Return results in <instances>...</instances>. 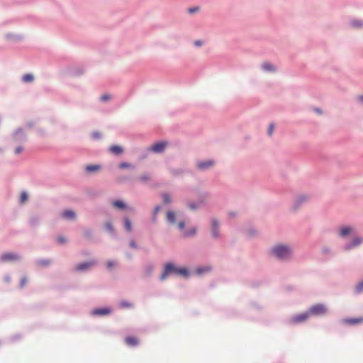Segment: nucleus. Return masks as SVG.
<instances>
[{
    "instance_id": "nucleus-1",
    "label": "nucleus",
    "mask_w": 363,
    "mask_h": 363,
    "mask_svg": "<svg viewBox=\"0 0 363 363\" xmlns=\"http://www.w3.org/2000/svg\"><path fill=\"white\" fill-rule=\"evenodd\" d=\"M173 275L188 279L191 275V272L188 267L177 266L173 262H165L163 265L162 272L160 276V280L164 281L167 277Z\"/></svg>"
},
{
    "instance_id": "nucleus-2",
    "label": "nucleus",
    "mask_w": 363,
    "mask_h": 363,
    "mask_svg": "<svg viewBox=\"0 0 363 363\" xmlns=\"http://www.w3.org/2000/svg\"><path fill=\"white\" fill-rule=\"evenodd\" d=\"M270 254L280 261L288 259L291 254L292 249L285 244H277L270 249Z\"/></svg>"
},
{
    "instance_id": "nucleus-3",
    "label": "nucleus",
    "mask_w": 363,
    "mask_h": 363,
    "mask_svg": "<svg viewBox=\"0 0 363 363\" xmlns=\"http://www.w3.org/2000/svg\"><path fill=\"white\" fill-rule=\"evenodd\" d=\"M11 140L16 143L23 144L27 140V135L22 127L18 128L12 134Z\"/></svg>"
},
{
    "instance_id": "nucleus-4",
    "label": "nucleus",
    "mask_w": 363,
    "mask_h": 363,
    "mask_svg": "<svg viewBox=\"0 0 363 363\" xmlns=\"http://www.w3.org/2000/svg\"><path fill=\"white\" fill-rule=\"evenodd\" d=\"M113 312V309L111 306H101V307H96L94 308L91 311V314L93 316L96 317H104L107 316L111 314Z\"/></svg>"
},
{
    "instance_id": "nucleus-5",
    "label": "nucleus",
    "mask_w": 363,
    "mask_h": 363,
    "mask_svg": "<svg viewBox=\"0 0 363 363\" xmlns=\"http://www.w3.org/2000/svg\"><path fill=\"white\" fill-rule=\"evenodd\" d=\"M309 315H321L327 311V308L323 303H316L311 306L308 310Z\"/></svg>"
},
{
    "instance_id": "nucleus-6",
    "label": "nucleus",
    "mask_w": 363,
    "mask_h": 363,
    "mask_svg": "<svg viewBox=\"0 0 363 363\" xmlns=\"http://www.w3.org/2000/svg\"><path fill=\"white\" fill-rule=\"evenodd\" d=\"M168 171L174 178L182 177L184 174H191V171L184 168L169 167Z\"/></svg>"
},
{
    "instance_id": "nucleus-7",
    "label": "nucleus",
    "mask_w": 363,
    "mask_h": 363,
    "mask_svg": "<svg viewBox=\"0 0 363 363\" xmlns=\"http://www.w3.org/2000/svg\"><path fill=\"white\" fill-rule=\"evenodd\" d=\"M167 145V141L160 140L154 143L150 147V150L155 153H162L164 151Z\"/></svg>"
},
{
    "instance_id": "nucleus-8",
    "label": "nucleus",
    "mask_w": 363,
    "mask_h": 363,
    "mask_svg": "<svg viewBox=\"0 0 363 363\" xmlns=\"http://www.w3.org/2000/svg\"><path fill=\"white\" fill-rule=\"evenodd\" d=\"M211 237L214 239L219 238L220 236V233L219 231V222H218V219L212 218L211 220Z\"/></svg>"
},
{
    "instance_id": "nucleus-9",
    "label": "nucleus",
    "mask_w": 363,
    "mask_h": 363,
    "mask_svg": "<svg viewBox=\"0 0 363 363\" xmlns=\"http://www.w3.org/2000/svg\"><path fill=\"white\" fill-rule=\"evenodd\" d=\"M215 164L213 160H201L196 162V168L200 171H206L213 167Z\"/></svg>"
},
{
    "instance_id": "nucleus-10",
    "label": "nucleus",
    "mask_w": 363,
    "mask_h": 363,
    "mask_svg": "<svg viewBox=\"0 0 363 363\" xmlns=\"http://www.w3.org/2000/svg\"><path fill=\"white\" fill-rule=\"evenodd\" d=\"M310 317L308 311H306L303 313L296 314L294 315L291 320L290 323L292 324H297L303 323V321L306 320Z\"/></svg>"
},
{
    "instance_id": "nucleus-11",
    "label": "nucleus",
    "mask_w": 363,
    "mask_h": 363,
    "mask_svg": "<svg viewBox=\"0 0 363 363\" xmlns=\"http://www.w3.org/2000/svg\"><path fill=\"white\" fill-rule=\"evenodd\" d=\"M96 264V261L95 259H91L89 261H86L83 262H80L75 267V271L77 272H85L89 269L90 267H93Z\"/></svg>"
},
{
    "instance_id": "nucleus-12",
    "label": "nucleus",
    "mask_w": 363,
    "mask_h": 363,
    "mask_svg": "<svg viewBox=\"0 0 363 363\" xmlns=\"http://www.w3.org/2000/svg\"><path fill=\"white\" fill-rule=\"evenodd\" d=\"M361 242L362 238L360 237L357 236L352 238L350 241L345 243L342 248L345 251H349L360 245Z\"/></svg>"
},
{
    "instance_id": "nucleus-13",
    "label": "nucleus",
    "mask_w": 363,
    "mask_h": 363,
    "mask_svg": "<svg viewBox=\"0 0 363 363\" xmlns=\"http://www.w3.org/2000/svg\"><path fill=\"white\" fill-rule=\"evenodd\" d=\"M111 205L113 208L119 211L130 210L129 206L121 199H117L111 202Z\"/></svg>"
},
{
    "instance_id": "nucleus-14",
    "label": "nucleus",
    "mask_w": 363,
    "mask_h": 363,
    "mask_svg": "<svg viewBox=\"0 0 363 363\" xmlns=\"http://www.w3.org/2000/svg\"><path fill=\"white\" fill-rule=\"evenodd\" d=\"M341 323L349 325H356L363 323V317H348L341 320Z\"/></svg>"
},
{
    "instance_id": "nucleus-15",
    "label": "nucleus",
    "mask_w": 363,
    "mask_h": 363,
    "mask_svg": "<svg viewBox=\"0 0 363 363\" xmlns=\"http://www.w3.org/2000/svg\"><path fill=\"white\" fill-rule=\"evenodd\" d=\"M20 259V256L16 253L6 252L0 256V262H10Z\"/></svg>"
},
{
    "instance_id": "nucleus-16",
    "label": "nucleus",
    "mask_w": 363,
    "mask_h": 363,
    "mask_svg": "<svg viewBox=\"0 0 363 363\" xmlns=\"http://www.w3.org/2000/svg\"><path fill=\"white\" fill-rule=\"evenodd\" d=\"M61 215L64 219L69 220H73L77 218V213L72 209H65L62 212Z\"/></svg>"
},
{
    "instance_id": "nucleus-17",
    "label": "nucleus",
    "mask_w": 363,
    "mask_h": 363,
    "mask_svg": "<svg viewBox=\"0 0 363 363\" xmlns=\"http://www.w3.org/2000/svg\"><path fill=\"white\" fill-rule=\"evenodd\" d=\"M105 230L110 234L112 238L117 240L118 238V233L111 221L106 222Z\"/></svg>"
},
{
    "instance_id": "nucleus-18",
    "label": "nucleus",
    "mask_w": 363,
    "mask_h": 363,
    "mask_svg": "<svg viewBox=\"0 0 363 363\" xmlns=\"http://www.w3.org/2000/svg\"><path fill=\"white\" fill-rule=\"evenodd\" d=\"M307 199L308 196L306 195L302 194L298 196L294 201L293 208L297 210Z\"/></svg>"
},
{
    "instance_id": "nucleus-19",
    "label": "nucleus",
    "mask_w": 363,
    "mask_h": 363,
    "mask_svg": "<svg viewBox=\"0 0 363 363\" xmlns=\"http://www.w3.org/2000/svg\"><path fill=\"white\" fill-rule=\"evenodd\" d=\"M68 72L71 76L80 77L84 74V70L83 67H79H79H73L69 68Z\"/></svg>"
},
{
    "instance_id": "nucleus-20",
    "label": "nucleus",
    "mask_w": 363,
    "mask_h": 363,
    "mask_svg": "<svg viewBox=\"0 0 363 363\" xmlns=\"http://www.w3.org/2000/svg\"><path fill=\"white\" fill-rule=\"evenodd\" d=\"M352 232V228L348 225H342L340 227L339 235L342 238H346Z\"/></svg>"
},
{
    "instance_id": "nucleus-21",
    "label": "nucleus",
    "mask_w": 363,
    "mask_h": 363,
    "mask_svg": "<svg viewBox=\"0 0 363 363\" xmlns=\"http://www.w3.org/2000/svg\"><path fill=\"white\" fill-rule=\"evenodd\" d=\"M125 342L130 347H136L139 345V340L133 335H128L125 337Z\"/></svg>"
},
{
    "instance_id": "nucleus-22",
    "label": "nucleus",
    "mask_w": 363,
    "mask_h": 363,
    "mask_svg": "<svg viewBox=\"0 0 363 363\" xmlns=\"http://www.w3.org/2000/svg\"><path fill=\"white\" fill-rule=\"evenodd\" d=\"M109 151L111 154L118 156L123 152L124 150L121 145L114 144L110 146Z\"/></svg>"
},
{
    "instance_id": "nucleus-23",
    "label": "nucleus",
    "mask_w": 363,
    "mask_h": 363,
    "mask_svg": "<svg viewBox=\"0 0 363 363\" xmlns=\"http://www.w3.org/2000/svg\"><path fill=\"white\" fill-rule=\"evenodd\" d=\"M166 219L167 222L170 224L173 225L175 223L177 220V215L176 213L174 211L168 210L166 212Z\"/></svg>"
},
{
    "instance_id": "nucleus-24",
    "label": "nucleus",
    "mask_w": 363,
    "mask_h": 363,
    "mask_svg": "<svg viewBox=\"0 0 363 363\" xmlns=\"http://www.w3.org/2000/svg\"><path fill=\"white\" fill-rule=\"evenodd\" d=\"M101 167H102L101 164H91L86 165L85 167V170L87 173L91 174L100 170Z\"/></svg>"
},
{
    "instance_id": "nucleus-25",
    "label": "nucleus",
    "mask_w": 363,
    "mask_h": 363,
    "mask_svg": "<svg viewBox=\"0 0 363 363\" xmlns=\"http://www.w3.org/2000/svg\"><path fill=\"white\" fill-rule=\"evenodd\" d=\"M321 253L326 257V259H329L333 257L335 255V253L332 251V250L327 246H324L321 249Z\"/></svg>"
},
{
    "instance_id": "nucleus-26",
    "label": "nucleus",
    "mask_w": 363,
    "mask_h": 363,
    "mask_svg": "<svg viewBox=\"0 0 363 363\" xmlns=\"http://www.w3.org/2000/svg\"><path fill=\"white\" fill-rule=\"evenodd\" d=\"M41 218L39 216H33L28 220V224L33 228H36L40 225Z\"/></svg>"
},
{
    "instance_id": "nucleus-27",
    "label": "nucleus",
    "mask_w": 363,
    "mask_h": 363,
    "mask_svg": "<svg viewBox=\"0 0 363 363\" xmlns=\"http://www.w3.org/2000/svg\"><path fill=\"white\" fill-rule=\"evenodd\" d=\"M161 209H162L161 205H157L155 206V208L152 212V215H151V222L152 223H155L157 222V214L161 211Z\"/></svg>"
},
{
    "instance_id": "nucleus-28",
    "label": "nucleus",
    "mask_w": 363,
    "mask_h": 363,
    "mask_svg": "<svg viewBox=\"0 0 363 363\" xmlns=\"http://www.w3.org/2000/svg\"><path fill=\"white\" fill-rule=\"evenodd\" d=\"M123 227H124L125 230L128 233H130L133 230L132 222L128 217H127V216L123 217Z\"/></svg>"
},
{
    "instance_id": "nucleus-29",
    "label": "nucleus",
    "mask_w": 363,
    "mask_h": 363,
    "mask_svg": "<svg viewBox=\"0 0 363 363\" xmlns=\"http://www.w3.org/2000/svg\"><path fill=\"white\" fill-rule=\"evenodd\" d=\"M212 268L209 266H199L197 267L195 270V274L198 276H201L206 272H211Z\"/></svg>"
},
{
    "instance_id": "nucleus-30",
    "label": "nucleus",
    "mask_w": 363,
    "mask_h": 363,
    "mask_svg": "<svg viewBox=\"0 0 363 363\" xmlns=\"http://www.w3.org/2000/svg\"><path fill=\"white\" fill-rule=\"evenodd\" d=\"M35 263L37 266L47 267L51 264V260L50 259H38Z\"/></svg>"
},
{
    "instance_id": "nucleus-31",
    "label": "nucleus",
    "mask_w": 363,
    "mask_h": 363,
    "mask_svg": "<svg viewBox=\"0 0 363 363\" xmlns=\"http://www.w3.org/2000/svg\"><path fill=\"white\" fill-rule=\"evenodd\" d=\"M197 228L196 227H192L187 230H184L182 233L183 238H190L194 236L196 234Z\"/></svg>"
},
{
    "instance_id": "nucleus-32",
    "label": "nucleus",
    "mask_w": 363,
    "mask_h": 363,
    "mask_svg": "<svg viewBox=\"0 0 363 363\" xmlns=\"http://www.w3.org/2000/svg\"><path fill=\"white\" fill-rule=\"evenodd\" d=\"M121 183H128L130 184H133L135 182V179L131 175L123 176L119 179Z\"/></svg>"
},
{
    "instance_id": "nucleus-33",
    "label": "nucleus",
    "mask_w": 363,
    "mask_h": 363,
    "mask_svg": "<svg viewBox=\"0 0 363 363\" xmlns=\"http://www.w3.org/2000/svg\"><path fill=\"white\" fill-rule=\"evenodd\" d=\"M151 179V177L149 173H144L138 177V180L141 184H147Z\"/></svg>"
},
{
    "instance_id": "nucleus-34",
    "label": "nucleus",
    "mask_w": 363,
    "mask_h": 363,
    "mask_svg": "<svg viewBox=\"0 0 363 363\" xmlns=\"http://www.w3.org/2000/svg\"><path fill=\"white\" fill-rule=\"evenodd\" d=\"M154 269V266L152 264H147L144 267L145 276L148 277H150Z\"/></svg>"
},
{
    "instance_id": "nucleus-35",
    "label": "nucleus",
    "mask_w": 363,
    "mask_h": 363,
    "mask_svg": "<svg viewBox=\"0 0 363 363\" xmlns=\"http://www.w3.org/2000/svg\"><path fill=\"white\" fill-rule=\"evenodd\" d=\"M34 75L30 73H27L23 75L22 81L25 83H30L34 81Z\"/></svg>"
},
{
    "instance_id": "nucleus-36",
    "label": "nucleus",
    "mask_w": 363,
    "mask_h": 363,
    "mask_svg": "<svg viewBox=\"0 0 363 363\" xmlns=\"http://www.w3.org/2000/svg\"><path fill=\"white\" fill-rule=\"evenodd\" d=\"M262 68L264 71L266 72H274L275 71L274 66L269 63V62H265L262 65Z\"/></svg>"
},
{
    "instance_id": "nucleus-37",
    "label": "nucleus",
    "mask_w": 363,
    "mask_h": 363,
    "mask_svg": "<svg viewBox=\"0 0 363 363\" xmlns=\"http://www.w3.org/2000/svg\"><path fill=\"white\" fill-rule=\"evenodd\" d=\"M5 38L7 40H13L16 41H19L23 38V37L21 35H15L13 33H6L5 35Z\"/></svg>"
},
{
    "instance_id": "nucleus-38",
    "label": "nucleus",
    "mask_w": 363,
    "mask_h": 363,
    "mask_svg": "<svg viewBox=\"0 0 363 363\" xmlns=\"http://www.w3.org/2000/svg\"><path fill=\"white\" fill-rule=\"evenodd\" d=\"M83 235H84V237L85 238L89 239V240H91L93 238V236H94L93 230L91 229H89V228H86L83 231Z\"/></svg>"
},
{
    "instance_id": "nucleus-39",
    "label": "nucleus",
    "mask_w": 363,
    "mask_h": 363,
    "mask_svg": "<svg viewBox=\"0 0 363 363\" xmlns=\"http://www.w3.org/2000/svg\"><path fill=\"white\" fill-rule=\"evenodd\" d=\"M118 167L121 169H134L135 166L128 162H121L118 164Z\"/></svg>"
},
{
    "instance_id": "nucleus-40",
    "label": "nucleus",
    "mask_w": 363,
    "mask_h": 363,
    "mask_svg": "<svg viewBox=\"0 0 363 363\" xmlns=\"http://www.w3.org/2000/svg\"><path fill=\"white\" fill-rule=\"evenodd\" d=\"M246 235L250 238H254L257 235V230L255 228H250L246 230Z\"/></svg>"
},
{
    "instance_id": "nucleus-41",
    "label": "nucleus",
    "mask_w": 363,
    "mask_h": 363,
    "mask_svg": "<svg viewBox=\"0 0 363 363\" xmlns=\"http://www.w3.org/2000/svg\"><path fill=\"white\" fill-rule=\"evenodd\" d=\"M350 25L354 28H361L363 26V21L354 19L351 21Z\"/></svg>"
},
{
    "instance_id": "nucleus-42",
    "label": "nucleus",
    "mask_w": 363,
    "mask_h": 363,
    "mask_svg": "<svg viewBox=\"0 0 363 363\" xmlns=\"http://www.w3.org/2000/svg\"><path fill=\"white\" fill-rule=\"evenodd\" d=\"M161 196L164 204H169L172 202V199L168 193H162Z\"/></svg>"
},
{
    "instance_id": "nucleus-43",
    "label": "nucleus",
    "mask_w": 363,
    "mask_h": 363,
    "mask_svg": "<svg viewBox=\"0 0 363 363\" xmlns=\"http://www.w3.org/2000/svg\"><path fill=\"white\" fill-rule=\"evenodd\" d=\"M28 199V194L27 191H23L21 192L19 198V202L21 203H25Z\"/></svg>"
},
{
    "instance_id": "nucleus-44",
    "label": "nucleus",
    "mask_w": 363,
    "mask_h": 363,
    "mask_svg": "<svg viewBox=\"0 0 363 363\" xmlns=\"http://www.w3.org/2000/svg\"><path fill=\"white\" fill-rule=\"evenodd\" d=\"M187 206L191 210H196L199 208V203L195 201H189L187 203Z\"/></svg>"
},
{
    "instance_id": "nucleus-45",
    "label": "nucleus",
    "mask_w": 363,
    "mask_h": 363,
    "mask_svg": "<svg viewBox=\"0 0 363 363\" xmlns=\"http://www.w3.org/2000/svg\"><path fill=\"white\" fill-rule=\"evenodd\" d=\"M355 291L357 294L362 293L363 291V279L357 284L355 287Z\"/></svg>"
},
{
    "instance_id": "nucleus-46",
    "label": "nucleus",
    "mask_w": 363,
    "mask_h": 363,
    "mask_svg": "<svg viewBox=\"0 0 363 363\" xmlns=\"http://www.w3.org/2000/svg\"><path fill=\"white\" fill-rule=\"evenodd\" d=\"M250 305L255 310L257 311L258 312H261L262 310V308L255 301L251 302Z\"/></svg>"
},
{
    "instance_id": "nucleus-47",
    "label": "nucleus",
    "mask_w": 363,
    "mask_h": 363,
    "mask_svg": "<svg viewBox=\"0 0 363 363\" xmlns=\"http://www.w3.org/2000/svg\"><path fill=\"white\" fill-rule=\"evenodd\" d=\"M116 263L114 261L108 260L106 263V267L107 269L110 270L112 267H113Z\"/></svg>"
},
{
    "instance_id": "nucleus-48",
    "label": "nucleus",
    "mask_w": 363,
    "mask_h": 363,
    "mask_svg": "<svg viewBox=\"0 0 363 363\" xmlns=\"http://www.w3.org/2000/svg\"><path fill=\"white\" fill-rule=\"evenodd\" d=\"M119 305L121 308H129L131 306V303L125 300L121 301Z\"/></svg>"
},
{
    "instance_id": "nucleus-49",
    "label": "nucleus",
    "mask_w": 363,
    "mask_h": 363,
    "mask_svg": "<svg viewBox=\"0 0 363 363\" xmlns=\"http://www.w3.org/2000/svg\"><path fill=\"white\" fill-rule=\"evenodd\" d=\"M57 242L59 243V244H65L67 242V239L65 237L62 236V235H60L57 238Z\"/></svg>"
},
{
    "instance_id": "nucleus-50",
    "label": "nucleus",
    "mask_w": 363,
    "mask_h": 363,
    "mask_svg": "<svg viewBox=\"0 0 363 363\" xmlns=\"http://www.w3.org/2000/svg\"><path fill=\"white\" fill-rule=\"evenodd\" d=\"M177 227H178V228H179L180 230H184L185 227H186V223H185V220H180V221L178 223Z\"/></svg>"
},
{
    "instance_id": "nucleus-51",
    "label": "nucleus",
    "mask_w": 363,
    "mask_h": 363,
    "mask_svg": "<svg viewBox=\"0 0 363 363\" xmlns=\"http://www.w3.org/2000/svg\"><path fill=\"white\" fill-rule=\"evenodd\" d=\"M129 246H130V247H131L133 249H138V245L136 241L134 239H132V240H130Z\"/></svg>"
},
{
    "instance_id": "nucleus-52",
    "label": "nucleus",
    "mask_w": 363,
    "mask_h": 363,
    "mask_svg": "<svg viewBox=\"0 0 363 363\" xmlns=\"http://www.w3.org/2000/svg\"><path fill=\"white\" fill-rule=\"evenodd\" d=\"M26 283H27V277H23L20 280L19 287L21 289H22L26 284Z\"/></svg>"
},
{
    "instance_id": "nucleus-53",
    "label": "nucleus",
    "mask_w": 363,
    "mask_h": 363,
    "mask_svg": "<svg viewBox=\"0 0 363 363\" xmlns=\"http://www.w3.org/2000/svg\"><path fill=\"white\" fill-rule=\"evenodd\" d=\"M101 138V134L99 131H94L92 133V138L94 140L100 139Z\"/></svg>"
},
{
    "instance_id": "nucleus-54",
    "label": "nucleus",
    "mask_w": 363,
    "mask_h": 363,
    "mask_svg": "<svg viewBox=\"0 0 363 363\" xmlns=\"http://www.w3.org/2000/svg\"><path fill=\"white\" fill-rule=\"evenodd\" d=\"M274 129V124L273 123H272L269 125V127L267 129V133L269 135H271L272 134Z\"/></svg>"
},
{
    "instance_id": "nucleus-55",
    "label": "nucleus",
    "mask_w": 363,
    "mask_h": 363,
    "mask_svg": "<svg viewBox=\"0 0 363 363\" xmlns=\"http://www.w3.org/2000/svg\"><path fill=\"white\" fill-rule=\"evenodd\" d=\"M199 9V6H192L188 9V12L191 14L196 13Z\"/></svg>"
},
{
    "instance_id": "nucleus-56",
    "label": "nucleus",
    "mask_w": 363,
    "mask_h": 363,
    "mask_svg": "<svg viewBox=\"0 0 363 363\" xmlns=\"http://www.w3.org/2000/svg\"><path fill=\"white\" fill-rule=\"evenodd\" d=\"M100 99H101V101H107L108 100H109L111 99V95H109L108 94H103Z\"/></svg>"
},
{
    "instance_id": "nucleus-57",
    "label": "nucleus",
    "mask_w": 363,
    "mask_h": 363,
    "mask_svg": "<svg viewBox=\"0 0 363 363\" xmlns=\"http://www.w3.org/2000/svg\"><path fill=\"white\" fill-rule=\"evenodd\" d=\"M21 338V334H16L13 336L11 337V340L12 342H16L18 340H20Z\"/></svg>"
},
{
    "instance_id": "nucleus-58",
    "label": "nucleus",
    "mask_w": 363,
    "mask_h": 363,
    "mask_svg": "<svg viewBox=\"0 0 363 363\" xmlns=\"http://www.w3.org/2000/svg\"><path fill=\"white\" fill-rule=\"evenodd\" d=\"M23 150V146L22 145H19V146L16 147V149L14 150V153L16 155H19L20 153L22 152Z\"/></svg>"
},
{
    "instance_id": "nucleus-59",
    "label": "nucleus",
    "mask_w": 363,
    "mask_h": 363,
    "mask_svg": "<svg viewBox=\"0 0 363 363\" xmlns=\"http://www.w3.org/2000/svg\"><path fill=\"white\" fill-rule=\"evenodd\" d=\"M194 44L195 46L198 47V46H201L203 44V42L201 40H197L194 41Z\"/></svg>"
},
{
    "instance_id": "nucleus-60",
    "label": "nucleus",
    "mask_w": 363,
    "mask_h": 363,
    "mask_svg": "<svg viewBox=\"0 0 363 363\" xmlns=\"http://www.w3.org/2000/svg\"><path fill=\"white\" fill-rule=\"evenodd\" d=\"M313 111H314L315 113H318V114H321V113H323L322 109H321L320 108H318V107L314 108H313Z\"/></svg>"
},
{
    "instance_id": "nucleus-61",
    "label": "nucleus",
    "mask_w": 363,
    "mask_h": 363,
    "mask_svg": "<svg viewBox=\"0 0 363 363\" xmlns=\"http://www.w3.org/2000/svg\"><path fill=\"white\" fill-rule=\"evenodd\" d=\"M26 125L28 128H32L34 125V122L28 121L26 123Z\"/></svg>"
},
{
    "instance_id": "nucleus-62",
    "label": "nucleus",
    "mask_w": 363,
    "mask_h": 363,
    "mask_svg": "<svg viewBox=\"0 0 363 363\" xmlns=\"http://www.w3.org/2000/svg\"><path fill=\"white\" fill-rule=\"evenodd\" d=\"M4 281L6 282H10L11 281V277L9 275H6L4 277Z\"/></svg>"
},
{
    "instance_id": "nucleus-63",
    "label": "nucleus",
    "mask_w": 363,
    "mask_h": 363,
    "mask_svg": "<svg viewBox=\"0 0 363 363\" xmlns=\"http://www.w3.org/2000/svg\"><path fill=\"white\" fill-rule=\"evenodd\" d=\"M146 157H147V154H146V153H143V155H141L140 156V160H143V159H145Z\"/></svg>"
},
{
    "instance_id": "nucleus-64",
    "label": "nucleus",
    "mask_w": 363,
    "mask_h": 363,
    "mask_svg": "<svg viewBox=\"0 0 363 363\" xmlns=\"http://www.w3.org/2000/svg\"><path fill=\"white\" fill-rule=\"evenodd\" d=\"M359 100L360 102L363 103V95L359 96Z\"/></svg>"
}]
</instances>
